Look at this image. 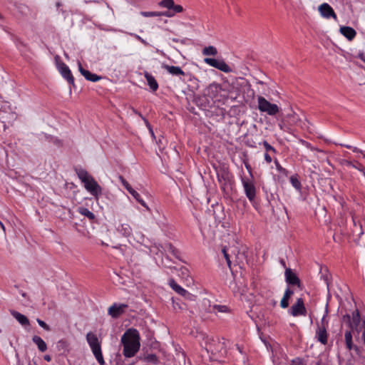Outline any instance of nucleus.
<instances>
[{
    "mask_svg": "<svg viewBox=\"0 0 365 365\" xmlns=\"http://www.w3.org/2000/svg\"><path fill=\"white\" fill-rule=\"evenodd\" d=\"M123 355L126 358L134 356L140 347V334L135 329H128L121 337Z\"/></svg>",
    "mask_w": 365,
    "mask_h": 365,
    "instance_id": "f257e3e1",
    "label": "nucleus"
},
{
    "mask_svg": "<svg viewBox=\"0 0 365 365\" xmlns=\"http://www.w3.org/2000/svg\"><path fill=\"white\" fill-rule=\"evenodd\" d=\"M76 173L83 183L85 189L98 200L102 193V188L98 183L86 170L79 169Z\"/></svg>",
    "mask_w": 365,
    "mask_h": 365,
    "instance_id": "f03ea898",
    "label": "nucleus"
},
{
    "mask_svg": "<svg viewBox=\"0 0 365 365\" xmlns=\"http://www.w3.org/2000/svg\"><path fill=\"white\" fill-rule=\"evenodd\" d=\"M344 317L349 319L351 331H356L358 334L361 332V339L365 345V320H361L359 312L356 309L351 317L347 314Z\"/></svg>",
    "mask_w": 365,
    "mask_h": 365,
    "instance_id": "7ed1b4c3",
    "label": "nucleus"
},
{
    "mask_svg": "<svg viewBox=\"0 0 365 365\" xmlns=\"http://www.w3.org/2000/svg\"><path fill=\"white\" fill-rule=\"evenodd\" d=\"M158 5L168 9L166 11H160V16L171 18L176 14L182 13L185 11L182 6L175 4L174 0H162L158 3Z\"/></svg>",
    "mask_w": 365,
    "mask_h": 365,
    "instance_id": "20e7f679",
    "label": "nucleus"
},
{
    "mask_svg": "<svg viewBox=\"0 0 365 365\" xmlns=\"http://www.w3.org/2000/svg\"><path fill=\"white\" fill-rule=\"evenodd\" d=\"M257 108L262 113H265L269 115H274L279 111V108L277 104L272 103L262 96L257 98Z\"/></svg>",
    "mask_w": 365,
    "mask_h": 365,
    "instance_id": "39448f33",
    "label": "nucleus"
},
{
    "mask_svg": "<svg viewBox=\"0 0 365 365\" xmlns=\"http://www.w3.org/2000/svg\"><path fill=\"white\" fill-rule=\"evenodd\" d=\"M327 327L328 320L327 319V314H324L322 319L321 323L317 324L315 333L316 339L323 345H326L328 341Z\"/></svg>",
    "mask_w": 365,
    "mask_h": 365,
    "instance_id": "423d86ee",
    "label": "nucleus"
},
{
    "mask_svg": "<svg viewBox=\"0 0 365 365\" xmlns=\"http://www.w3.org/2000/svg\"><path fill=\"white\" fill-rule=\"evenodd\" d=\"M241 182L245 195L250 202L254 201L256 196V187L252 178H242Z\"/></svg>",
    "mask_w": 365,
    "mask_h": 365,
    "instance_id": "0eeeda50",
    "label": "nucleus"
},
{
    "mask_svg": "<svg viewBox=\"0 0 365 365\" xmlns=\"http://www.w3.org/2000/svg\"><path fill=\"white\" fill-rule=\"evenodd\" d=\"M204 62L224 73H230L232 71L231 67L222 59L205 58Z\"/></svg>",
    "mask_w": 365,
    "mask_h": 365,
    "instance_id": "6e6552de",
    "label": "nucleus"
},
{
    "mask_svg": "<svg viewBox=\"0 0 365 365\" xmlns=\"http://www.w3.org/2000/svg\"><path fill=\"white\" fill-rule=\"evenodd\" d=\"M289 313L293 317L305 316L307 314V309L302 298L297 299L296 303L292 306Z\"/></svg>",
    "mask_w": 365,
    "mask_h": 365,
    "instance_id": "1a4fd4ad",
    "label": "nucleus"
},
{
    "mask_svg": "<svg viewBox=\"0 0 365 365\" xmlns=\"http://www.w3.org/2000/svg\"><path fill=\"white\" fill-rule=\"evenodd\" d=\"M209 95L216 101H220L222 98H225V95L221 93L225 91L222 86L216 83H213L209 86L208 88Z\"/></svg>",
    "mask_w": 365,
    "mask_h": 365,
    "instance_id": "9d476101",
    "label": "nucleus"
},
{
    "mask_svg": "<svg viewBox=\"0 0 365 365\" xmlns=\"http://www.w3.org/2000/svg\"><path fill=\"white\" fill-rule=\"evenodd\" d=\"M128 308L126 304L114 303L108 309V314L113 318H118L125 313V309Z\"/></svg>",
    "mask_w": 365,
    "mask_h": 365,
    "instance_id": "9b49d317",
    "label": "nucleus"
},
{
    "mask_svg": "<svg viewBox=\"0 0 365 365\" xmlns=\"http://www.w3.org/2000/svg\"><path fill=\"white\" fill-rule=\"evenodd\" d=\"M319 11L322 16H323L325 19H329L330 17H332L334 19H336L337 18L334 11L331 7V6L327 3L322 4L319 6Z\"/></svg>",
    "mask_w": 365,
    "mask_h": 365,
    "instance_id": "f8f14e48",
    "label": "nucleus"
},
{
    "mask_svg": "<svg viewBox=\"0 0 365 365\" xmlns=\"http://www.w3.org/2000/svg\"><path fill=\"white\" fill-rule=\"evenodd\" d=\"M58 69L62 75V76L65 79H66L68 81V83L74 84V78L71 73V70L66 64H65L64 63H59L58 66Z\"/></svg>",
    "mask_w": 365,
    "mask_h": 365,
    "instance_id": "ddd939ff",
    "label": "nucleus"
},
{
    "mask_svg": "<svg viewBox=\"0 0 365 365\" xmlns=\"http://www.w3.org/2000/svg\"><path fill=\"white\" fill-rule=\"evenodd\" d=\"M168 284L170 287L178 294L190 299L192 294H190L187 290L182 288L181 286L178 284L173 279H170Z\"/></svg>",
    "mask_w": 365,
    "mask_h": 365,
    "instance_id": "4468645a",
    "label": "nucleus"
},
{
    "mask_svg": "<svg viewBox=\"0 0 365 365\" xmlns=\"http://www.w3.org/2000/svg\"><path fill=\"white\" fill-rule=\"evenodd\" d=\"M86 340L92 351L101 348L98 339L95 334L88 332L86 335Z\"/></svg>",
    "mask_w": 365,
    "mask_h": 365,
    "instance_id": "2eb2a0df",
    "label": "nucleus"
},
{
    "mask_svg": "<svg viewBox=\"0 0 365 365\" xmlns=\"http://www.w3.org/2000/svg\"><path fill=\"white\" fill-rule=\"evenodd\" d=\"M285 278L286 282L289 284L300 285L299 279L290 269H287L285 270Z\"/></svg>",
    "mask_w": 365,
    "mask_h": 365,
    "instance_id": "dca6fc26",
    "label": "nucleus"
},
{
    "mask_svg": "<svg viewBox=\"0 0 365 365\" xmlns=\"http://www.w3.org/2000/svg\"><path fill=\"white\" fill-rule=\"evenodd\" d=\"M340 33L345 36L349 41L353 40L356 35V31L350 26H341Z\"/></svg>",
    "mask_w": 365,
    "mask_h": 365,
    "instance_id": "f3484780",
    "label": "nucleus"
},
{
    "mask_svg": "<svg viewBox=\"0 0 365 365\" xmlns=\"http://www.w3.org/2000/svg\"><path fill=\"white\" fill-rule=\"evenodd\" d=\"M162 68L165 69L170 74L173 76H184L185 72L179 66H169L163 64Z\"/></svg>",
    "mask_w": 365,
    "mask_h": 365,
    "instance_id": "a211bd4d",
    "label": "nucleus"
},
{
    "mask_svg": "<svg viewBox=\"0 0 365 365\" xmlns=\"http://www.w3.org/2000/svg\"><path fill=\"white\" fill-rule=\"evenodd\" d=\"M144 76L147 80L148 85L150 86V89L153 91H157L158 88V83L155 78L147 71L144 72Z\"/></svg>",
    "mask_w": 365,
    "mask_h": 365,
    "instance_id": "6ab92c4d",
    "label": "nucleus"
},
{
    "mask_svg": "<svg viewBox=\"0 0 365 365\" xmlns=\"http://www.w3.org/2000/svg\"><path fill=\"white\" fill-rule=\"evenodd\" d=\"M117 231L125 237H129L132 234V228L128 223H121L117 227Z\"/></svg>",
    "mask_w": 365,
    "mask_h": 365,
    "instance_id": "aec40b11",
    "label": "nucleus"
},
{
    "mask_svg": "<svg viewBox=\"0 0 365 365\" xmlns=\"http://www.w3.org/2000/svg\"><path fill=\"white\" fill-rule=\"evenodd\" d=\"M11 314L19 322V324H21V325L23 326H27L29 324V321L28 319V318L24 316V314L16 312V311H14V310H11Z\"/></svg>",
    "mask_w": 365,
    "mask_h": 365,
    "instance_id": "412c9836",
    "label": "nucleus"
},
{
    "mask_svg": "<svg viewBox=\"0 0 365 365\" xmlns=\"http://www.w3.org/2000/svg\"><path fill=\"white\" fill-rule=\"evenodd\" d=\"M33 342L37 346L38 350L41 352H44L47 349V345L46 342L38 336H34L32 337Z\"/></svg>",
    "mask_w": 365,
    "mask_h": 365,
    "instance_id": "4be33fe9",
    "label": "nucleus"
},
{
    "mask_svg": "<svg viewBox=\"0 0 365 365\" xmlns=\"http://www.w3.org/2000/svg\"><path fill=\"white\" fill-rule=\"evenodd\" d=\"M293 291H292L289 288H287L284 294V296L280 302V306L282 308L285 309L289 306V299L291 296L293 294Z\"/></svg>",
    "mask_w": 365,
    "mask_h": 365,
    "instance_id": "5701e85b",
    "label": "nucleus"
},
{
    "mask_svg": "<svg viewBox=\"0 0 365 365\" xmlns=\"http://www.w3.org/2000/svg\"><path fill=\"white\" fill-rule=\"evenodd\" d=\"M120 180L123 185V187L126 189V190L135 198L138 199L140 196L139 193L137 192L134 189L132 188L130 185L123 178L120 177Z\"/></svg>",
    "mask_w": 365,
    "mask_h": 365,
    "instance_id": "b1692460",
    "label": "nucleus"
},
{
    "mask_svg": "<svg viewBox=\"0 0 365 365\" xmlns=\"http://www.w3.org/2000/svg\"><path fill=\"white\" fill-rule=\"evenodd\" d=\"M342 165L346 167H352L361 172L364 175H365L364 167L359 162L354 163L348 160H344L342 161Z\"/></svg>",
    "mask_w": 365,
    "mask_h": 365,
    "instance_id": "393cba45",
    "label": "nucleus"
},
{
    "mask_svg": "<svg viewBox=\"0 0 365 365\" xmlns=\"http://www.w3.org/2000/svg\"><path fill=\"white\" fill-rule=\"evenodd\" d=\"M344 339L346 342V348L349 350H351L354 348V346L352 342V334L351 331H346L344 334Z\"/></svg>",
    "mask_w": 365,
    "mask_h": 365,
    "instance_id": "a878e982",
    "label": "nucleus"
},
{
    "mask_svg": "<svg viewBox=\"0 0 365 365\" xmlns=\"http://www.w3.org/2000/svg\"><path fill=\"white\" fill-rule=\"evenodd\" d=\"M78 212L81 215L88 217L89 220H94L95 219V215L92 212H91L88 209H87L86 207H78Z\"/></svg>",
    "mask_w": 365,
    "mask_h": 365,
    "instance_id": "bb28decb",
    "label": "nucleus"
},
{
    "mask_svg": "<svg viewBox=\"0 0 365 365\" xmlns=\"http://www.w3.org/2000/svg\"><path fill=\"white\" fill-rule=\"evenodd\" d=\"M202 53L204 56H216L217 54V50L215 46H209L204 48Z\"/></svg>",
    "mask_w": 365,
    "mask_h": 365,
    "instance_id": "cd10ccee",
    "label": "nucleus"
},
{
    "mask_svg": "<svg viewBox=\"0 0 365 365\" xmlns=\"http://www.w3.org/2000/svg\"><path fill=\"white\" fill-rule=\"evenodd\" d=\"M92 352L94 356L96 357V360L99 363V364L105 365V361L103 359V356L102 354L101 348L96 350H93Z\"/></svg>",
    "mask_w": 365,
    "mask_h": 365,
    "instance_id": "c85d7f7f",
    "label": "nucleus"
},
{
    "mask_svg": "<svg viewBox=\"0 0 365 365\" xmlns=\"http://www.w3.org/2000/svg\"><path fill=\"white\" fill-rule=\"evenodd\" d=\"M224 257L225 258L227 261V264L230 269H232V260L231 258L232 257V255L229 253V250L226 247H224L222 250Z\"/></svg>",
    "mask_w": 365,
    "mask_h": 365,
    "instance_id": "c756f323",
    "label": "nucleus"
},
{
    "mask_svg": "<svg viewBox=\"0 0 365 365\" xmlns=\"http://www.w3.org/2000/svg\"><path fill=\"white\" fill-rule=\"evenodd\" d=\"M178 275L187 282H190L191 279L189 275V270L186 267H181Z\"/></svg>",
    "mask_w": 365,
    "mask_h": 365,
    "instance_id": "7c9ffc66",
    "label": "nucleus"
},
{
    "mask_svg": "<svg viewBox=\"0 0 365 365\" xmlns=\"http://www.w3.org/2000/svg\"><path fill=\"white\" fill-rule=\"evenodd\" d=\"M290 182L292 186L297 189V190H300L302 187V185L300 181L298 180L297 177L295 175H292L290 178Z\"/></svg>",
    "mask_w": 365,
    "mask_h": 365,
    "instance_id": "2f4dec72",
    "label": "nucleus"
},
{
    "mask_svg": "<svg viewBox=\"0 0 365 365\" xmlns=\"http://www.w3.org/2000/svg\"><path fill=\"white\" fill-rule=\"evenodd\" d=\"M289 118H291V120L294 124L299 125L300 127L304 126V123L302 122L296 114L289 115Z\"/></svg>",
    "mask_w": 365,
    "mask_h": 365,
    "instance_id": "473e14b6",
    "label": "nucleus"
},
{
    "mask_svg": "<svg viewBox=\"0 0 365 365\" xmlns=\"http://www.w3.org/2000/svg\"><path fill=\"white\" fill-rule=\"evenodd\" d=\"M140 14L144 17L160 16V11H141Z\"/></svg>",
    "mask_w": 365,
    "mask_h": 365,
    "instance_id": "72a5a7b5",
    "label": "nucleus"
},
{
    "mask_svg": "<svg viewBox=\"0 0 365 365\" xmlns=\"http://www.w3.org/2000/svg\"><path fill=\"white\" fill-rule=\"evenodd\" d=\"M78 71L85 77V78L86 80L88 79V77H89V76L91 74V72L89 71H88V70L84 69L82 67L81 63L80 62H78Z\"/></svg>",
    "mask_w": 365,
    "mask_h": 365,
    "instance_id": "f704fd0d",
    "label": "nucleus"
},
{
    "mask_svg": "<svg viewBox=\"0 0 365 365\" xmlns=\"http://www.w3.org/2000/svg\"><path fill=\"white\" fill-rule=\"evenodd\" d=\"M145 359L148 362H152L153 364L158 363V359L155 354H148V356H145Z\"/></svg>",
    "mask_w": 365,
    "mask_h": 365,
    "instance_id": "c9c22d12",
    "label": "nucleus"
},
{
    "mask_svg": "<svg viewBox=\"0 0 365 365\" xmlns=\"http://www.w3.org/2000/svg\"><path fill=\"white\" fill-rule=\"evenodd\" d=\"M231 252H232V253H233L235 255V262L237 264H240V262H242V258L243 255L240 253L239 252L237 253H235V250H232Z\"/></svg>",
    "mask_w": 365,
    "mask_h": 365,
    "instance_id": "e433bc0d",
    "label": "nucleus"
},
{
    "mask_svg": "<svg viewBox=\"0 0 365 365\" xmlns=\"http://www.w3.org/2000/svg\"><path fill=\"white\" fill-rule=\"evenodd\" d=\"M132 110H133V112L134 113L138 115L144 120V122L145 123L147 127L150 129V132L152 133V135H153V130H152V129L150 128V125L148 121L140 113H138L135 109L132 108Z\"/></svg>",
    "mask_w": 365,
    "mask_h": 365,
    "instance_id": "4c0bfd02",
    "label": "nucleus"
},
{
    "mask_svg": "<svg viewBox=\"0 0 365 365\" xmlns=\"http://www.w3.org/2000/svg\"><path fill=\"white\" fill-rule=\"evenodd\" d=\"M213 309L218 312H227L228 311L227 307L222 305H215Z\"/></svg>",
    "mask_w": 365,
    "mask_h": 365,
    "instance_id": "58836bf2",
    "label": "nucleus"
},
{
    "mask_svg": "<svg viewBox=\"0 0 365 365\" xmlns=\"http://www.w3.org/2000/svg\"><path fill=\"white\" fill-rule=\"evenodd\" d=\"M101 78H102L101 76H98V75H96L95 73H91V74H90V76L88 77V81H91V82H96V81L101 80Z\"/></svg>",
    "mask_w": 365,
    "mask_h": 365,
    "instance_id": "ea45409f",
    "label": "nucleus"
},
{
    "mask_svg": "<svg viewBox=\"0 0 365 365\" xmlns=\"http://www.w3.org/2000/svg\"><path fill=\"white\" fill-rule=\"evenodd\" d=\"M36 321H37L38 325L41 327H42L43 329L46 330V331L51 330L50 327L46 323H45L43 320H41L40 319H37Z\"/></svg>",
    "mask_w": 365,
    "mask_h": 365,
    "instance_id": "a19ab883",
    "label": "nucleus"
},
{
    "mask_svg": "<svg viewBox=\"0 0 365 365\" xmlns=\"http://www.w3.org/2000/svg\"><path fill=\"white\" fill-rule=\"evenodd\" d=\"M263 145L264 146V148L267 152L272 151L275 153V149L269 145L266 140L263 141Z\"/></svg>",
    "mask_w": 365,
    "mask_h": 365,
    "instance_id": "79ce46f5",
    "label": "nucleus"
},
{
    "mask_svg": "<svg viewBox=\"0 0 365 365\" xmlns=\"http://www.w3.org/2000/svg\"><path fill=\"white\" fill-rule=\"evenodd\" d=\"M130 35L133 36V37H135L138 41H140L145 46H148V43L145 40H144L143 38H141L139 35L135 34H130Z\"/></svg>",
    "mask_w": 365,
    "mask_h": 365,
    "instance_id": "37998d69",
    "label": "nucleus"
},
{
    "mask_svg": "<svg viewBox=\"0 0 365 365\" xmlns=\"http://www.w3.org/2000/svg\"><path fill=\"white\" fill-rule=\"evenodd\" d=\"M141 205L145 207L146 209L148 210V207L145 202L141 198L140 195L138 197V199H135Z\"/></svg>",
    "mask_w": 365,
    "mask_h": 365,
    "instance_id": "c03bdc74",
    "label": "nucleus"
},
{
    "mask_svg": "<svg viewBox=\"0 0 365 365\" xmlns=\"http://www.w3.org/2000/svg\"><path fill=\"white\" fill-rule=\"evenodd\" d=\"M169 250L174 255H176L178 253V250L171 245H168Z\"/></svg>",
    "mask_w": 365,
    "mask_h": 365,
    "instance_id": "a18cd8bd",
    "label": "nucleus"
},
{
    "mask_svg": "<svg viewBox=\"0 0 365 365\" xmlns=\"http://www.w3.org/2000/svg\"><path fill=\"white\" fill-rule=\"evenodd\" d=\"M264 160L268 163H270L272 162V158L267 153L264 154Z\"/></svg>",
    "mask_w": 365,
    "mask_h": 365,
    "instance_id": "49530a36",
    "label": "nucleus"
},
{
    "mask_svg": "<svg viewBox=\"0 0 365 365\" xmlns=\"http://www.w3.org/2000/svg\"><path fill=\"white\" fill-rule=\"evenodd\" d=\"M245 167H246L247 170L249 171L251 178H252L251 166L249 164H245Z\"/></svg>",
    "mask_w": 365,
    "mask_h": 365,
    "instance_id": "de8ad7c7",
    "label": "nucleus"
},
{
    "mask_svg": "<svg viewBox=\"0 0 365 365\" xmlns=\"http://www.w3.org/2000/svg\"><path fill=\"white\" fill-rule=\"evenodd\" d=\"M351 149H352L353 152H354V153H363V151H362V150H359V149L358 148H356V147H353V146H352V148H351Z\"/></svg>",
    "mask_w": 365,
    "mask_h": 365,
    "instance_id": "09e8293b",
    "label": "nucleus"
},
{
    "mask_svg": "<svg viewBox=\"0 0 365 365\" xmlns=\"http://www.w3.org/2000/svg\"><path fill=\"white\" fill-rule=\"evenodd\" d=\"M275 163H276V166H277V168L278 170H279V171L284 170V169L281 167V165L278 163V162L277 160L275 161Z\"/></svg>",
    "mask_w": 365,
    "mask_h": 365,
    "instance_id": "8fccbe9b",
    "label": "nucleus"
},
{
    "mask_svg": "<svg viewBox=\"0 0 365 365\" xmlns=\"http://www.w3.org/2000/svg\"><path fill=\"white\" fill-rule=\"evenodd\" d=\"M43 358L47 361H50L51 360V357L49 355H45Z\"/></svg>",
    "mask_w": 365,
    "mask_h": 365,
    "instance_id": "3c124183",
    "label": "nucleus"
},
{
    "mask_svg": "<svg viewBox=\"0 0 365 365\" xmlns=\"http://www.w3.org/2000/svg\"><path fill=\"white\" fill-rule=\"evenodd\" d=\"M0 227L5 232V227H4V224L1 221H0Z\"/></svg>",
    "mask_w": 365,
    "mask_h": 365,
    "instance_id": "603ef678",
    "label": "nucleus"
},
{
    "mask_svg": "<svg viewBox=\"0 0 365 365\" xmlns=\"http://www.w3.org/2000/svg\"><path fill=\"white\" fill-rule=\"evenodd\" d=\"M344 147H346V148H349V149H351L352 148V146L351 145H343Z\"/></svg>",
    "mask_w": 365,
    "mask_h": 365,
    "instance_id": "864d4df0",
    "label": "nucleus"
},
{
    "mask_svg": "<svg viewBox=\"0 0 365 365\" xmlns=\"http://www.w3.org/2000/svg\"><path fill=\"white\" fill-rule=\"evenodd\" d=\"M89 2H94V3H98L99 1H97V0H93V1H86V3H89Z\"/></svg>",
    "mask_w": 365,
    "mask_h": 365,
    "instance_id": "5fc2aeb1",
    "label": "nucleus"
},
{
    "mask_svg": "<svg viewBox=\"0 0 365 365\" xmlns=\"http://www.w3.org/2000/svg\"><path fill=\"white\" fill-rule=\"evenodd\" d=\"M57 145H61V142L60 140H56L55 142Z\"/></svg>",
    "mask_w": 365,
    "mask_h": 365,
    "instance_id": "6e6d98bb",
    "label": "nucleus"
},
{
    "mask_svg": "<svg viewBox=\"0 0 365 365\" xmlns=\"http://www.w3.org/2000/svg\"><path fill=\"white\" fill-rule=\"evenodd\" d=\"M363 154V158H365V153H362Z\"/></svg>",
    "mask_w": 365,
    "mask_h": 365,
    "instance_id": "4d7b16f0",
    "label": "nucleus"
},
{
    "mask_svg": "<svg viewBox=\"0 0 365 365\" xmlns=\"http://www.w3.org/2000/svg\"><path fill=\"white\" fill-rule=\"evenodd\" d=\"M106 4L107 7H109V5L108 3L106 2Z\"/></svg>",
    "mask_w": 365,
    "mask_h": 365,
    "instance_id": "13d9d810",
    "label": "nucleus"
},
{
    "mask_svg": "<svg viewBox=\"0 0 365 365\" xmlns=\"http://www.w3.org/2000/svg\"><path fill=\"white\" fill-rule=\"evenodd\" d=\"M18 365H23V364H21L19 363V364H18Z\"/></svg>",
    "mask_w": 365,
    "mask_h": 365,
    "instance_id": "bf43d9fd",
    "label": "nucleus"
},
{
    "mask_svg": "<svg viewBox=\"0 0 365 365\" xmlns=\"http://www.w3.org/2000/svg\"><path fill=\"white\" fill-rule=\"evenodd\" d=\"M18 365H23V364H21L19 363V364H18Z\"/></svg>",
    "mask_w": 365,
    "mask_h": 365,
    "instance_id": "052dcab7",
    "label": "nucleus"
}]
</instances>
